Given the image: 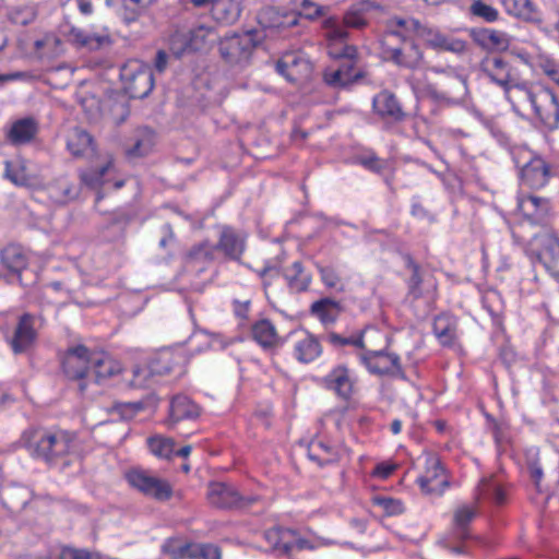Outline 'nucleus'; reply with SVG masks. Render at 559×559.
<instances>
[{
    "instance_id": "obj_29",
    "label": "nucleus",
    "mask_w": 559,
    "mask_h": 559,
    "mask_svg": "<svg viewBox=\"0 0 559 559\" xmlns=\"http://www.w3.org/2000/svg\"><path fill=\"white\" fill-rule=\"evenodd\" d=\"M246 236L237 233L228 226H224L221 231L217 249H221L230 259H239L245 251Z\"/></svg>"
},
{
    "instance_id": "obj_31",
    "label": "nucleus",
    "mask_w": 559,
    "mask_h": 559,
    "mask_svg": "<svg viewBox=\"0 0 559 559\" xmlns=\"http://www.w3.org/2000/svg\"><path fill=\"white\" fill-rule=\"evenodd\" d=\"M207 499L212 506L217 508H231L240 502L239 493L223 483H212L209 486Z\"/></svg>"
},
{
    "instance_id": "obj_15",
    "label": "nucleus",
    "mask_w": 559,
    "mask_h": 559,
    "mask_svg": "<svg viewBox=\"0 0 559 559\" xmlns=\"http://www.w3.org/2000/svg\"><path fill=\"white\" fill-rule=\"evenodd\" d=\"M277 72L288 82L297 83L310 76L312 66L301 52H286L276 63Z\"/></svg>"
},
{
    "instance_id": "obj_1",
    "label": "nucleus",
    "mask_w": 559,
    "mask_h": 559,
    "mask_svg": "<svg viewBox=\"0 0 559 559\" xmlns=\"http://www.w3.org/2000/svg\"><path fill=\"white\" fill-rule=\"evenodd\" d=\"M480 69L486 78L503 90L516 115L525 117L532 114L549 130L558 127L559 100L550 88L537 83L520 82L515 69L501 57L485 58Z\"/></svg>"
},
{
    "instance_id": "obj_47",
    "label": "nucleus",
    "mask_w": 559,
    "mask_h": 559,
    "mask_svg": "<svg viewBox=\"0 0 559 559\" xmlns=\"http://www.w3.org/2000/svg\"><path fill=\"white\" fill-rule=\"evenodd\" d=\"M51 198L57 203H67L79 195V188L62 180L49 190Z\"/></svg>"
},
{
    "instance_id": "obj_12",
    "label": "nucleus",
    "mask_w": 559,
    "mask_h": 559,
    "mask_svg": "<svg viewBox=\"0 0 559 559\" xmlns=\"http://www.w3.org/2000/svg\"><path fill=\"white\" fill-rule=\"evenodd\" d=\"M321 383L326 390L347 401L354 395L356 378L345 365H337L321 379Z\"/></svg>"
},
{
    "instance_id": "obj_39",
    "label": "nucleus",
    "mask_w": 559,
    "mask_h": 559,
    "mask_svg": "<svg viewBox=\"0 0 559 559\" xmlns=\"http://www.w3.org/2000/svg\"><path fill=\"white\" fill-rule=\"evenodd\" d=\"M284 276L292 289L296 292L306 290L311 282V277L307 274L300 262L296 261L285 269Z\"/></svg>"
},
{
    "instance_id": "obj_48",
    "label": "nucleus",
    "mask_w": 559,
    "mask_h": 559,
    "mask_svg": "<svg viewBox=\"0 0 559 559\" xmlns=\"http://www.w3.org/2000/svg\"><path fill=\"white\" fill-rule=\"evenodd\" d=\"M111 168L112 163L111 160H108L104 166L99 167V169L97 170L82 171L80 177L84 185L91 188H96L107 182V179L105 177Z\"/></svg>"
},
{
    "instance_id": "obj_63",
    "label": "nucleus",
    "mask_w": 559,
    "mask_h": 559,
    "mask_svg": "<svg viewBox=\"0 0 559 559\" xmlns=\"http://www.w3.org/2000/svg\"><path fill=\"white\" fill-rule=\"evenodd\" d=\"M249 307H250V301H243V302H240V301H235V307H234V311H235V314L240 318V319H247L248 318V312H249Z\"/></svg>"
},
{
    "instance_id": "obj_50",
    "label": "nucleus",
    "mask_w": 559,
    "mask_h": 559,
    "mask_svg": "<svg viewBox=\"0 0 559 559\" xmlns=\"http://www.w3.org/2000/svg\"><path fill=\"white\" fill-rule=\"evenodd\" d=\"M336 302L331 299H321L312 304L311 311L322 322H333L335 319Z\"/></svg>"
},
{
    "instance_id": "obj_49",
    "label": "nucleus",
    "mask_w": 559,
    "mask_h": 559,
    "mask_svg": "<svg viewBox=\"0 0 559 559\" xmlns=\"http://www.w3.org/2000/svg\"><path fill=\"white\" fill-rule=\"evenodd\" d=\"M372 501L373 506L380 508L388 516L400 515L405 510L403 502L392 497L377 496Z\"/></svg>"
},
{
    "instance_id": "obj_56",
    "label": "nucleus",
    "mask_w": 559,
    "mask_h": 559,
    "mask_svg": "<svg viewBox=\"0 0 559 559\" xmlns=\"http://www.w3.org/2000/svg\"><path fill=\"white\" fill-rule=\"evenodd\" d=\"M50 559H102L97 554H92L85 549H75L71 547H61L53 551Z\"/></svg>"
},
{
    "instance_id": "obj_10",
    "label": "nucleus",
    "mask_w": 559,
    "mask_h": 559,
    "mask_svg": "<svg viewBox=\"0 0 559 559\" xmlns=\"http://www.w3.org/2000/svg\"><path fill=\"white\" fill-rule=\"evenodd\" d=\"M195 8L207 9L212 19L222 25L235 24L241 14V0H190Z\"/></svg>"
},
{
    "instance_id": "obj_6",
    "label": "nucleus",
    "mask_w": 559,
    "mask_h": 559,
    "mask_svg": "<svg viewBox=\"0 0 559 559\" xmlns=\"http://www.w3.org/2000/svg\"><path fill=\"white\" fill-rule=\"evenodd\" d=\"M419 474L416 484L426 495H442L449 486L445 469L439 456L431 452H425L418 459Z\"/></svg>"
},
{
    "instance_id": "obj_54",
    "label": "nucleus",
    "mask_w": 559,
    "mask_h": 559,
    "mask_svg": "<svg viewBox=\"0 0 559 559\" xmlns=\"http://www.w3.org/2000/svg\"><path fill=\"white\" fill-rule=\"evenodd\" d=\"M190 545L191 543H185L179 538H169L163 544L162 549L171 559H188Z\"/></svg>"
},
{
    "instance_id": "obj_38",
    "label": "nucleus",
    "mask_w": 559,
    "mask_h": 559,
    "mask_svg": "<svg viewBox=\"0 0 559 559\" xmlns=\"http://www.w3.org/2000/svg\"><path fill=\"white\" fill-rule=\"evenodd\" d=\"M433 333L442 345H452L456 338L455 320L445 314L437 317L433 322Z\"/></svg>"
},
{
    "instance_id": "obj_34",
    "label": "nucleus",
    "mask_w": 559,
    "mask_h": 559,
    "mask_svg": "<svg viewBox=\"0 0 559 559\" xmlns=\"http://www.w3.org/2000/svg\"><path fill=\"white\" fill-rule=\"evenodd\" d=\"M7 177L17 186L35 187L38 180L31 171V164L25 160L7 162Z\"/></svg>"
},
{
    "instance_id": "obj_60",
    "label": "nucleus",
    "mask_w": 559,
    "mask_h": 559,
    "mask_svg": "<svg viewBox=\"0 0 559 559\" xmlns=\"http://www.w3.org/2000/svg\"><path fill=\"white\" fill-rule=\"evenodd\" d=\"M140 406L136 404L130 403H117L111 407V416L112 420L116 418L127 420L134 416V414L139 411Z\"/></svg>"
},
{
    "instance_id": "obj_42",
    "label": "nucleus",
    "mask_w": 559,
    "mask_h": 559,
    "mask_svg": "<svg viewBox=\"0 0 559 559\" xmlns=\"http://www.w3.org/2000/svg\"><path fill=\"white\" fill-rule=\"evenodd\" d=\"M2 264L11 272L19 273L26 266V257L16 246H8L1 252Z\"/></svg>"
},
{
    "instance_id": "obj_26",
    "label": "nucleus",
    "mask_w": 559,
    "mask_h": 559,
    "mask_svg": "<svg viewBox=\"0 0 559 559\" xmlns=\"http://www.w3.org/2000/svg\"><path fill=\"white\" fill-rule=\"evenodd\" d=\"M372 107L374 112L383 119L397 122L405 118L401 104L389 91H381L377 94L372 99Z\"/></svg>"
},
{
    "instance_id": "obj_59",
    "label": "nucleus",
    "mask_w": 559,
    "mask_h": 559,
    "mask_svg": "<svg viewBox=\"0 0 559 559\" xmlns=\"http://www.w3.org/2000/svg\"><path fill=\"white\" fill-rule=\"evenodd\" d=\"M319 271H320L321 280L328 288H332V289H335L338 292L343 290V284H342L341 277L338 276L337 272L333 267L321 266L319 269Z\"/></svg>"
},
{
    "instance_id": "obj_51",
    "label": "nucleus",
    "mask_w": 559,
    "mask_h": 559,
    "mask_svg": "<svg viewBox=\"0 0 559 559\" xmlns=\"http://www.w3.org/2000/svg\"><path fill=\"white\" fill-rule=\"evenodd\" d=\"M217 247L210 243L209 241H204L198 246H195L188 254V262H210L214 259Z\"/></svg>"
},
{
    "instance_id": "obj_32",
    "label": "nucleus",
    "mask_w": 559,
    "mask_h": 559,
    "mask_svg": "<svg viewBox=\"0 0 559 559\" xmlns=\"http://www.w3.org/2000/svg\"><path fill=\"white\" fill-rule=\"evenodd\" d=\"M260 21L267 28L284 31L298 24V15L296 12H282L269 8L261 13Z\"/></svg>"
},
{
    "instance_id": "obj_14",
    "label": "nucleus",
    "mask_w": 559,
    "mask_h": 559,
    "mask_svg": "<svg viewBox=\"0 0 559 559\" xmlns=\"http://www.w3.org/2000/svg\"><path fill=\"white\" fill-rule=\"evenodd\" d=\"M382 56L385 60L407 69H416L423 63V52L414 41H405L400 47L382 43Z\"/></svg>"
},
{
    "instance_id": "obj_37",
    "label": "nucleus",
    "mask_w": 559,
    "mask_h": 559,
    "mask_svg": "<svg viewBox=\"0 0 559 559\" xmlns=\"http://www.w3.org/2000/svg\"><path fill=\"white\" fill-rule=\"evenodd\" d=\"M67 147L74 156H83L94 151L92 136L81 128H73L69 132Z\"/></svg>"
},
{
    "instance_id": "obj_16",
    "label": "nucleus",
    "mask_w": 559,
    "mask_h": 559,
    "mask_svg": "<svg viewBox=\"0 0 559 559\" xmlns=\"http://www.w3.org/2000/svg\"><path fill=\"white\" fill-rule=\"evenodd\" d=\"M95 352H90L85 346L78 345L70 348L62 360L64 373L71 379H83L91 373L92 359Z\"/></svg>"
},
{
    "instance_id": "obj_27",
    "label": "nucleus",
    "mask_w": 559,
    "mask_h": 559,
    "mask_svg": "<svg viewBox=\"0 0 559 559\" xmlns=\"http://www.w3.org/2000/svg\"><path fill=\"white\" fill-rule=\"evenodd\" d=\"M91 359V373L94 374L97 383H104L122 371L121 364L104 352H95Z\"/></svg>"
},
{
    "instance_id": "obj_55",
    "label": "nucleus",
    "mask_w": 559,
    "mask_h": 559,
    "mask_svg": "<svg viewBox=\"0 0 559 559\" xmlns=\"http://www.w3.org/2000/svg\"><path fill=\"white\" fill-rule=\"evenodd\" d=\"M331 455L332 448L328 443L321 440H316L310 443L308 449V456L310 460L316 461L319 464H323L331 460Z\"/></svg>"
},
{
    "instance_id": "obj_8",
    "label": "nucleus",
    "mask_w": 559,
    "mask_h": 559,
    "mask_svg": "<svg viewBox=\"0 0 559 559\" xmlns=\"http://www.w3.org/2000/svg\"><path fill=\"white\" fill-rule=\"evenodd\" d=\"M526 253L534 263L538 262L550 271L559 261V238L552 231H543L533 237Z\"/></svg>"
},
{
    "instance_id": "obj_52",
    "label": "nucleus",
    "mask_w": 559,
    "mask_h": 559,
    "mask_svg": "<svg viewBox=\"0 0 559 559\" xmlns=\"http://www.w3.org/2000/svg\"><path fill=\"white\" fill-rule=\"evenodd\" d=\"M153 132L148 129L142 131L141 138L136 139L132 147L127 151L130 157H139L146 155L153 147Z\"/></svg>"
},
{
    "instance_id": "obj_36",
    "label": "nucleus",
    "mask_w": 559,
    "mask_h": 559,
    "mask_svg": "<svg viewBox=\"0 0 559 559\" xmlns=\"http://www.w3.org/2000/svg\"><path fill=\"white\" fill-rule=\"evenodd\" d=\"M477 510L472 504L457 507L453 514V534L457 539L469 537L468 525L475 519Z\"/></svg>"
},
{
    "instance_id": "obj_5",
    "label": "nucleus",
    "mask_w": 559,
    "mask_h": 559,
    "mask_svg": "<svg viewBox=\"0 0 559 559\" xmlns=\"http://www.w3.org/2000/svg\"><path fill=\"white\" fill-rule=\"evenodd\" d=\"M264 538L267 544L276 551L289 555L294 551L317 550L322 547L330 546H352L348 542H338L336 539L326 538L309 531L305 535H300L295 530L275 526L264 532Z\"/></svg>"
},
{
    "instance_id": "obj_18",
    "label": "nucleus",
    "mask_w": 559,
    "mask_h": 559,
    "mask_svg": "<svg viewBox=\"0 0 559 559\" xmlns=\"http://www.w3.org/2000/svg\"><path fill=\"white\" fill-rule=\"evenodd\" d=\"M550 178L549 165L540 156H533L521 169V183L531 189L545 187Z\"/></svg>"
},
{
    "instance_id": "obj_41",
    "label": "nucleus",
    "mask_w": 559,
    "mask_h": 559,
    "mask_svg": "<svg viewBox=\"0 0 559 559\" xmlns=\"http://www.w3.org/2000/svg\"><path fill=\"white\" fill-rule=\"evenodd\" d=\"M213 39L214 32L212 27L199 25L190 31L185 49L193 51L202 50L209 43L213 41Z\"/></svg>"
},
{
    "instance_id": "obj_45",
    "label": "nucleus",
    "mask_w": 559,
    "mask_h": 559,
    "mask_svg": "<svg viewBox=\"0 0 559 559\" xmlns=\"http://www.w3.org/2000/svg\"><path fill=\"white\" fill-rule=\"evenodd\" d=\"M469 13L486 23H493L500 17L499 11L483 0H474L469 5Z\"/></svg>"
},
{
    "instance_id": "obj_64",
    "label": "nucleus",
    "mask_w": 559,
    "mask_h": 559,
    "mask_svg": "<svg viewBox=\"0 0 559 559\" xmlns=\"http://www.w3.org/2000/svg\"><path fill=\"white\" fill-rule=\"evenodd\" d=\"M167 66V55L159 50L156 55L155 59V68L158 72H163L166 69Z\"/></svg>"
},
{
    "instance_id": "obj_43",
    "label": "nucleus",
    "mask_w": 559,
    "mask_h": 559,
    "mask_svg": "<svg viewBox=\"0 0 559 559\" xmlns=\"http://www.w3.org/2000/svg\"><path fill=\"white\" fill-rule=\"evenodd\" d=\"M478 498L490 499L497 504L506 500V492L500 484L490 478H484L477 488Z\"/></svg>"
},
{
    "instance_id": "obj_22",
    "label": "nucleus",
    "mask_w": 559,
    "mask_h": 559,
    "mask_svg": "<svg viewBox=\"0 0 559 559\" xmlns=\"http://www.w3.org/2000/svg\"><path fill=\"white\" fill-rule=\"evenodd\" d=\"M424 41L433 49L445 50L456 55H462L467 49L466 40L435 28H428L424 33Z\"/></svg>"
},
{
    "instance_id": "obj_21",
    "label": "nucleus",
    "mask_w": 559,
    "mask_h": 559,
    "mask_svg": "<svg viewBox=\"0 0 559 559\" xmlns=\"http://www.w3.org/2000/svg\"><path fill=\"white\" fill-rule=\"evenodd\" d=\"M294 357L302 364L316 360L322 353V347L316 336L306 331L294 332Z\"/></svg>"
},
{
    "instance_id": "obj_19",
    "label": "nucleus",
    "mask_w": 559,
    "mask_h": 559,
    "mask_svg": "<svg viewBox=\"0 0 559 559\" xmlns=\"http://www.w3.org/2000/svg\"><path fill=\"white\" fill-rule=\"evenodd\" d=\"M186 361L182 350L163 349L157 353L150 362L152 374H167L170 372L182 373V366Z\"/></svg>"
},
{
    "instance_id": "obj_20",
    "label": "nucleus",
    "mask_w": 559,
    "mask_h": 559,
    "mask_svg": "<svg viewBox=\"0 0 559 559\" xmlns=\"http://www.w3.org/2000/svg\"><path fill=\"white\" fill-rule=\"evenodd\" d=\"M37 332L35 329V318L32 314H23L16 325L14 335L11 340V348L14 354L26 352L36 341Z\"/></svg>"
},
{
    "instance_id": "obj_7",
    "label": "nucleus",
    "mask_w": 559,
    "mask_h": 559,
    "mask_svg": "<svg viewBox=\"0 0 559 559\" xmlns=\"http://www.w3.org/2000/svg\"><path fill=\"white\" fill-rule=\"evenodd\" d=\"M128 484L147 497L157 500H167L171 497L173 489L168 481L157 478L147 471L132 468L126 473Z\"/></svg>"
},
{
    "instance_id": "obj_53",
    "label": "nucleus",
    "mask_w": 559,
    "mask_h": 559,
    "mask_svg": "<svg viewBox=\"0 0 559 559\" xmlns=\"http://www.w3.org/2000/svg\"><path fill=\"white\" fill-rule=\"evenodd\" d=\"M150 70V67L140 60H129L120 69V79L123 83V86L127 85V83H130L133 80H135L140 73L147 72Z\"/></svg>"
},
{
    "instance_id": "obj_30",
    "label": "nucleus",
    "mask_w": 559,
    "mask_h": 559,
    "mask_svg": "<svg viewBox=\"0 0 559 559\" xmlns=\"http://www.w3.org/2000/svg\"><path fill=\"white\" fill-rule=\"evenodd\" d=\"M251 335L265 350H273L282 345L281 337L277 335L275 326L266 319L259 320L252 325Z\"/></svg>"
},
{
    "instance_id": "obj_28",
    "label": "nucleus",
    "mask_w": 559,
    "mask_h": 559,
    "mask_svg": "<svg viewBox=\"0 0 559 559\" xmlns=\"http://www.w3.org/2000/svg\"><path fill=\"white\" fill-rule=\"evenodd\" d=\"M549 202L546 199L527 195L518 199V211L530 224H538L549 212Z\"/></svg>"
},
{
    "instance_id": "obj_44",
    "label": "nucleus",
    "mask_w": 559,
    "mask_h": 559,
    "mask_svg": "<svg viewBox=\"0 0 559 559\" xmlns=\"http://www.w3.org/2000/svg\"><path fill=\"white\" fill-rule=\"evenodd\" d=\"M150 451L159 459H170L175 453V443L171 439L155 436L147 440Z\"/></svg>"
},
{
    "instance_id": "obj_25",
    "label": "nucleus",
    "mask_w": 559,
    "mask_h": 559,
    "mask_svg": "<svg viewBox=\"0 0 559 559\" xmlns=\"http://www.w3.org/2000/svg\"><path fill=\"white\" fill-rule=\"evenodd\" d=\"M474 41L489 51H504L510 47L511 37L503 31L478 28L472 31Z\"/></svg>"
},
{
    "instance_id": "obj_57",
    "label": "nucleus",
    "mask_w": 559,
    "mask_h": 559,
    "mask_svg": "<svg viewBox=\"0 0 559 559\" xmlns=\"http://www.w3.org/2000/svg\"><path fill=\"white\" fill-rule=\"evenodd\" d=\"M341 22L343 29L347 33L346 27L360 28L366 25V17L362 11L358 8H352L343 19L330 16Z\"/></svg>"
},
{
    "instance_id": "obj_23",
    "label": "nucleus",
    "mask_w": 559,
    "mask_h": 559,
    "mask_svg": "<svg viewBox=\"0 0 559 559\" xmlns=\"http://www.w3.org/2000/svg\"><path fill=\"white\" fill-rule=\"evenodd\" d=\"M38 131V121L33 117H24L11 123L7 131V139L13 145H24L34 141Z\"/></svg>"
},
{
    "instance_id": "obj_58",
    "label": "nucleus",
    "mask_w": 559,
    "mask_h": 559,
    "mask_svg": "<svg viewBox=\"0 0 559 559\" xmlns=\"http://www.w3.org/2000/svg\"><path fill=\"white\" fill-rule=\"evenodd\" d=\"M294 8L299 12L298 17L304 16L306 19H314L322 14L323 7L310 1V0H294Z\"/></svg>"
},
{
    "instance_id": "obj_33",
    "label": "nucleus",
    "mask_w": 559,
    "mask_h": 559,
    "mask_svg": "<svg viewBox=\"0 0 559 559\" xmlns=\"http://www.w3.org/2000/svg\"><path fill=\"white\" fill-rule=\"evenodd\" d=\"M73 39L81 46L98 49L110 44V35L106 27L96 29H78L71 32Z\"/></svg>"
},
{
    "instance_id": "obj_2",
    "label": "nucleus",
    "mask_w": 559,
    "mask_h": 559,
    "mask_svg": "<svg viewBox=\"0 0 559 559\" xmlns=\"http://www.w3.org/2000/svg\"><path fill=\"white\" fill-rule=\"evenodd\" d=\"M321 33L329 56L343 59L337 66H330L324 70V82L335 88H345L360 78V72L355 69L356 47L347 44V34L335 19H324Z\"/></svg>"
},
{
    "instance_id": "obj_9",
    "label": "nucleus",
    "mask_w": 559,
    "mask_h": 559,
    "mask_svg": "<svg viewBox=\"0 0 559 559\" xmlns=\"http://www.w3.org/2000/svg\"><path fill=\"white\" fill-rule=\"evenodd\" d=\"M507 14L536 25L547 35H552L547 20L532 0H500Z\"/></svg>"
},
{
    "instance_id": "obj_24",
    "label": "nucleus",
    "mask_w": 559,
    "mask_h": 559,
    "mask_svg": "<svg viewBox=\"0 0 559 559\" xmlns=\"http://www.w3.org/2000/svg\"><path fill=\"white\" fill-rule=\"evenodd\" d=\"M33 498V491L23 485H8L0 487V500L5 509L20 512L25 509Z\"/></svg>"
},
{
    "instance_id": "obj_46",
    "label": "nucleus",
    "mask_w": 559,
    "mask_h": 559,
    "mask_svg": "<svg viewBox=\"0 0 559 559\" xmlns=\"http://www.w3.org/2000/svg\"><path fill=\"white\" fill-rule=\"evenodd\" d=\"M188 559H221V550L213 544L191 543Z\"/></svg>"
},
{
    "instance_id": "obj_17",
    "label": "nucleus",
    "mask_w": 559,
    "mask_h": 559,
    "mask_svg": "<svg viewBox=\"0 0 559 559\" xmlns=\"http://www.w3.org/2000/svg\"><path fill=\"white\" fill-rule=\"evenodd\" d=\"M428 27L420 25L417 20L394 16L388 21L386 32L382 43L388 44L391 38H401L403 43L414 41L415 37L424 40V33Z\"/></svg>"
},
{
    "instance_id": "obj_4",
    "label": "nucleus",
    "mask_w": 559,
    "mask_h": 559,
    "mask_svg": "<svg viewBox=\"0 0 559 559\" xmlns=\"http://www.w3.org/2000/svg\"><path fill=\"white\" fill-rule=\"evenodd\" d=\"M22 438L32 455L49 463L75 454V436L67 431L49 432L34 429L25 431Z\"/></svg>"
},
{
    "instance_id": "obj_3",
    "label": "nucleus",
    "mask_w": 559,
    "mask_h": 559,
    "mask_svg": "<svg viewBox=\"0 0 559 559\" xmlns=\"http://www.w3.org/2000/svg\"><path fill=\"white\" fill-rule=\"evenodd\" d=\"M328 340L334 346H353L361 349L362 352L357 357L370 373L389 374L401 371L400 357L397 355L388 353L384 349L370 348L373 341L381 340L385 343V335L379 330L366 329L348 337L330 333Z\"/></svg>"
},
{
    "instance_id": "obj_61",
    "label": "nucleus",
    "mask_w": 559,
    "mask_h": 559,
    "mask_svg": "<svg viewBox=\"0 0 559 559\" xmlns=\"http://www.w3.org/2000/svg\"><path fill=\"white\" fill-rule=\"evenodd\" d=\"M396 467L397 465L392 462H381L377 464L372 472V475L380 479H386L394 473Z\"/></svg>"
},
{
    "instance_id": "obj_40",
    "label": "nucleus",
    "mask_w": 559,
    "mask_h": 559,
    "mask_svg": "<svg viewBox=\"0 0 559 559\" xmlns=\"http://www.w3.org/2000/svg\"><path fill=\"white\" fill-rule=\"evenodd\" d=\"M154 86L152 71L142 72L130 83L124 85L126 92L133 98H143L150 94Z\"/></svg>"
},
{
    "instance_id": "obj_62",
    "label": "nucleus",
    "mask_w": 559,
    "mask_h": 559,
    "mask_svg": "<svg viewBox=\"0 0 559 559\" xmlns=\"http://www.w3.org/2000/svg\"><path fill=\"white\" fill-rule=\"evenodd\" d=\"M124 7L132 11L133 13H140L145 10L150 5H152L156 0H122Z\"/></svg>"
},
{
    "instance_id": "obj_11",
    "label": "nucleus",
    "mask_w": 559,
    "mask_h": 559,
    "mask_svg": "<svg viewBox=\"0 0 559 559\" xmlns=\"http://www.w3.org/2000/svg\"><path fill=\"white\" fill-rule=\"evenodd\" d=\"M451 86L447 91L439 92L432 86H428L426 91L419 90L415 84L412 85L417 98L429 96L436 102L444 103L445 105H457L462 97L466 94V81L463 76L456 74L453 70L449 71Z\"/></svg>"
},
{
    "instance_id": "obj_13",
    "label": "nucleus",
    "mask_w": 559,
    "mask_h": 559,
    "mask_svg": "<svg viewBox=\"0 0 559 559\" xmlns=\"http://www.w3.org/2000/svg\"><path fill=\"white\" fill-rule=\"evenodd\" d=\"M254 48L252 35L234 34L224 38L219 45L222 57L229 63H241L249 59Z\"/></svg>"
},
{
    "instance_id": "obj_35",
    "label": "nucleus",
    "mask_w": 559,
    "mask_h": 559,
    "mask_svg": "<svg viewBox=\"0 0 559 559\" xmlns=\"http://www.w3.org/2000/svg\"><path fill=\"white\" fill-rule=\"evenodd\" d=\"M199 414V406L186 395L175 396L170 402L169 417L173 423L183 419H193L197 418Z\"/></svg>"
}]
</instances>
